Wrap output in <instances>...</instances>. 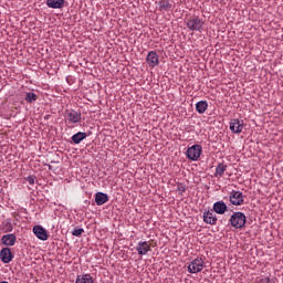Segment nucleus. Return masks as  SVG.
<instances>
[{"label": "nucleus", "mask_w": 283, "mask_h": 283, "mask_svg": "<svg viewBox=\"0 0 283 283\" xmlns=\"http://www.w3.org/2000/svg\"><path fill=\"white\" fill-rule=\"evenodd\" d=\"M229 222L233 229H242L247 224V216L243 212H234L231 214Z\"/></svg>", "instance_id": "obj_1"}, {"label": "nucleus", "mask_w": 283, "mask_h": 283, "mask_svg": "<svg viewBox=\"0 0 283 283\" xmlns=\"http://www.w3.org/2000/svg\"><path fill=\"white\" fill-rule=\"evenodd\" d=\"M185 24L190 32H202V28H205V21L199 17L188 19Z\"/></svg>", "instance_id": "obj_2"}, {"label": "nucleus", "mask_w": 283, "mask_h": 283, "mask_svg": "<svg viewBox=\"0 0 283 283\" xmlns=\"http://www.w3.org/2000/svg\"><path fill=\"white\" fill-rule=\"evenodd\" d=\"M205 270V260L202 258H197L190 262L188 265V273H200Z\"/></svg>", "instance_id": "obj_3"}, {"label": "nucleus", "mask_w": 283, "mask_h": 283, "mask_svg": "<svg viewBox=\"0 0 283 283\" xmlns=\"http://www.w3.org/2000/svg\"><path fill=\"white\" fill-rule=\"evenodd\" d=\"M201 154H202V146L196 144L187 149L186 156L189 160L196 161L198 160V158H200Z\"/></svg>", "instance_id": "obj_4"}, {"label": "nucleus", "mask_w": 283, "mask_h": 283, "mask_svg": "<svg viewBox=\"0 0 283 283\" xmlns=\"http://www.w3.org/2000/svg\"><path fill=\"white\" fill-rule=\"evenodd\" d=\"M229 198L231 205L234 207H242V205H244V195L241 191L232 190Z\"/></svg>", "instance_id": "obj_5"}, {"label": "nucleus", "mask_w": 283, "mask_h": 283, "mask_svg": "<svg viewBox=\"0 0 283 283\" xmlns=\"http://www.w3.org/2000/svg\"><path fill=\"white\" fill-rule=\"evenodd\" d=\"M81 112H76L74 109H71L67 114H66V123H69V125H76L78 123H81Z\"/></svg>", "instance_id": "obj_6"}, {"label": "nucleus", "mask_w": 283, "mask_h": 283, "mask_svg": "<svg viewBox=\"0 0 283 283\" xmlns=\"http://www.w3.org/2000/svg\"><path fill=\"white\" fill-rule=\"evenodd\" d=\"M202 218L206 224H211L212 227L218 224V217L216 216V213H213V210L203 211Z\"/></svg>", "instance_id": "obj_7"}, {"label": "nucleus", "mask_w": 283, "mask_h": 283, "mask_svg": "<svg viewBox=\"0 0 283 283\" xmlns=\"http://www.w3.org/2000/svg\"><path fill=\"white\" fill-rule=\"evenodd\" d=\"M146 63L150 67H157V65H159V63H160L159 57H158V53H156V51L148 52V54L146 56Z\"/></svg>", "instance_id": "obj_8"}, {"label": "nucleus", "mask_w": 283, "mask_h": 283, "mask_svg": "<svg viewBox=\"0 0 283 283\" xmlns=\"http://www.w3.org/2000/svg\"><path fill=\"white\" fill-rule=\"evenodd\" d=\"M138 255H147L151 251V245L147 241H139L136 247Z\"/></svg>", "instance_id": "obj_9"}, {"label": "nucleus", "mask_w": 283, "mask_h": 283, "mask_svg": "<svg viewBox=\"0 0 283 283\" xmlns=\"http://www.w3.org/2000/svg\"><path fill=\"white\" fill-rule=\"evenodd\" d=\"M243 129L244 123H242L240 119H232L230 122V130L232 134H242Z\"/></svg>", "instance_id": "obj_10"}, {"label": "nucleus", "mask_w": 283, "mask_h": 283, "mask_svg": "<svg viewBox=\"0 0 283 283\" xmlns=\"http://www.w3.org/2000/svg\"><path fill=\"white\" fill-rule=\"evenodd\" d=\"M14 255H12V251L10 248H2L0 251V259L3 264H10L11 260H13Z\"/></svg>", "instance_id": "obj_11"}, {"label": "nucleus", "mask_w": 283, "mask_h": 283, "mask_svg": "<svg viewBox=\"0 0 283 283\" xmlns=\"http://www.w3.org/2000/svg\"><path fill=\"white\" fill-rule=\"evenodd\" d=\"M33 233L38 238V240H42L43 242L48 240V231L42 226L33 227Z\"/></svg>", "instance_id": "obj_12"}, {"label": "nucleus", "mask_w": 283, "mask_h": 283, "mask_svg": "<svg viewBox=\"0 0 283 283\" xmlns=\"http://www.w3.org/2000/svg\"><path fill=\"white\" fill-rule=\"evenodd\" d=\"M1 242L4 247H14V244H17V235L13 233L4 234L1 238Z\"/></svg>", "instance_id": "obj_13"}, {"label": "nucleus", "mask_w": 283, "mask_h": 283, "mask_svg": "<svg viewBox=\"0 0 283 283\" xmlns=\"http://www.w3.org/2000/svg\"><path fill=\"white\" fill-rule=\"evenodd\" d=\"M95 202L97 207H103L106 202H109V196L105 192H96L95 193Z\"/></svg>", "instance_id": "obj_14"}, {"label": "nucleus", "mask_w": 283, "mask_h": 283, "mask_svg": "<svg viewBox=\"0 0 283 283\" xmlns=\"http://www.w3.org/2000/svg\"><path fill=\"white\" fill-rule=\"evenodd\" d=\"M212 211H216L219 216H224V213H227V203H224V201L214 202Z\"/></svg>", "instance_id": "obj_15"}, {"label": "nucleus", "mask_w": 283, "mask_h": 283, "mask_svg": "<svg viewBox=\"0 0 283 283\" xmlns=\"http://www.w3.org/2000/svg\"><path fill=\"white\" fill-rule=\"evenodd\" d=\"M46 6L53 10H61L65 6V0H46Z\"/></svg>", "instance_id": "obj_16"}, {"label": "nucleus", "mask_w": 283, "mask_h": 283, "mask_svg": "<svg viewBox=\"0 0 283 283\" xmlns=\"http://www.w3.org/2000/svg\"><path fill=\"white\" fill-rule=\"evenodd\" d=\"M159 10L163 12H169L174 8V4L169 0H160L158 2Z\"/></svg>", "instance_id": "obj_17"}, {"label": "nucleus", "mask_w": 283, "mask_h": 283, "mask_svg": "<svg viewBox=\"0 0 283 283\" xmlns=\"http://www.w3.org/2000/svg\"><path fill=\"white\" fill-rule=\"evenodd\" d=\"M224 171H227V165L224 163L218 164L216 167L214 177L222 178L224 176Z\"/></svg>", "instance_id": "obj_18"}, {"label": "nucleus", "mask_w": 283, "mask_h": 283, "mask_svg": "<svg viewBox=\"0 0 283 283\" xmlns=\"http://www.w3.org/2000/svg\"><path fill=\"white\" fill-rule=\"evenodd\" d=\"M87 138V134L83 132H78L72 136V140L75 145H78L82 143V140H85Z\"/></svg>", "instance_id": "obj_19"}, {"label": "nucleus", "mask_w": 283, "mask_h": 283, "mask_svg": "<svg viewBox=\"0 0 283 283\" xmlns=\"http://www.w3.org/2000/svg\"><path fill=\"white\" fill-rule=\"evenodd\" d=\"M75 283H94V277L91 274L77 275Z\"/></svg>", "instance_id": "obj_20"}, {"label": "nucleus", "mask_w": 283, "mask_h": 283, "mask_svg": "<svg viewBox=\"0 0 283 283\" xmlns=\"http://www.w3.org/2000/svg\"><path fill=\"white\" fill-rule=\"evenodd\" d=\"M209 107V103H207V101H199L196 104V111L198 112V114H205V112H207Z\"/></svg>", "instance_id": "obj_21"}, {"label": "nucleus", "mask_w": 283, "mask_h": 283, "mask_svg": "<svg viewBox=\"0 0 283 283\" xmlns=\"http://www.w3.org/2000/svg\"><path fill=\"white\" fill-rule=\"evenodd\" d=\"M38 98H39V96L35 95V93L29 92L25 94L24 101L27 103H34L38 101Z\"/></svg>", "instance_id": "obj_22"}, {"label": "nucleus", "mask_w": 283, "mask_h": 283, "mask_svg": "<svg viewBox=\"0 0 283 283\" xmlns=\"http://www.w3.org/2000/svg\"><path fill=\"white\" fill-rule=\"evenodd\" d=\"M85 233V230L83 228H77L72 231V235L75 238H78V235H83Z\"/></svg>", "instance_id": "obj_23"}, {"label": "nucleus", "mask_w": 283, "mask_h": 283, "mask_svg": "<svg viewBox=\"0 0 283 283\" xmlns=\"http://www.w3.org/2000/svg\"><path fill=\"white\" fill-rule=\"evenodd\" d=\"M177 191H178L179 196H182V193H185V191H187V186H185V184H178Z\"/></svg>", "instance_id": "obj_24"}, {"label": "nucleus", "mask_w": 283, "mask_h": 283, "mask_svg": "<svg viewBox=\"0 0 283 283\" xmlns=\"http://www.w3.org/2000/svg\"><path fill=\"white\" fill-rule=\"evenodd\" d=\"M27 182H29V185H34V177L32 176L27 177Z\"/></svg>", "instance_id": "obj_25"}, {"label": "nucleus", "mask_w": 283, "mask_h": 283, "mask_svg": "<svg viewBox=\"0 0 283 283\" xmlns=\"http://www.w3.org/2000/svg\"><path fill=\"white\" fill-rule=\"evenodd\" d=\"M0 283H9L8 281H2V282H0Z\"/></svg>", "instance_id": "obj_26"}, {"label": "nucleus", "mask_w": 283, "mask_h": 283, "mask_svg": "<svg viewBox=\"0 0 283 283\" xmlns=\"http://www.w3.org/2000/svg\"><path fill=\"white\" fill-rule=\"evenodd\" d=\"M49 169H52V166L49 165Z\"/></svg>", "instance_id": "obj_27"}]
</instances>
